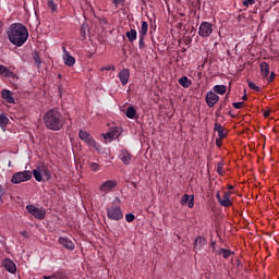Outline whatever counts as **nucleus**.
I'll use <instances>...</instances> for the list:
<instances>
[{
    "label": "nucleus",
    "mask_w": 279,
    "mask_h": 279,
    "mask_svg": "<svg viewBox=\"0 0 279 279\" xmlns=\"http://www.w3.org/2000/svg\"><path fill=\"white\" fill-rule=\"evenodd\" d=\"M7 36L11 45H14V47H23L29 38V31L23 23H13L9 26Z\"/></svg>",
    "instance_id": "1"
},
{
    "label": "nucleus",
    "mask_w": 279,
    "mask_h": 279,
    "mask_svg": "<svg viewBox=\"0 0 279 279\" xmlns=\"http://www.w3.org/2000/svg\"><path fill=\"white\" fill-rule=\"evenodd\" d=\"M44 122L48 130L53 132H60V129L64 125V119L62 113L58 109H50L44 114Z\"/></svg>",
    "instance_id": "2"
},
{
    "label": "nucleus",
    "mask_w": 279,
    "mask_h": 279,
    "mask_svg": "<svg viewBox=\"0 0 279 279\" xmlns=\"http://www.w3.org/2000/svg\"><path fill=\"white\" fill-rule=\"evenodd\" d=\"M78 137L81 138V141H84V143H86L88 147L96 149V151H101V146L97 144V142H95V140L93 138V136H90V134H88V132L81 130L78 132Z\"/></svg>",
    "instance_id": "3"
},
{
    "label": "nucleus",
    "mask_w": 279,
    "mask_h": 279,
    "mask_svg": "<svg viewBox=\"0 0 279 279\" xmlns=\"http://www.w3.org/2000/svg\"><path fill=\"white\" fill-rule=\"evenodd\" d=\"M28 180H32V171L29 170L15 172L11 178L12 184H21L22 182H28Z\"/></svg>",
    "instance_id": "4"
},
{
    "label": "nucleus",
    "mask_w": 279,
    "mask_h": 279,
    "mask_svg": "<svg viewBox=\"0 0 279 279\" xmlns=\"http://www.w3.org/2000/svg\"><path fill=\"white\" fill-rule=\"evenodd\" d=\"M213 23L210 22H202L198 27V36L201 38H209L214 32Z\"/></svg>",
    "instance_id": "5"
},
{
    "label": "nucleus",
    "mask_w": 279,
    "mask_h": 279,
    "mask_svg": "<svg viewBox=\"0 0 279 279\" xmlns=\"http://www.w3.org/2000/svg\"><path fill=\"white\" fill-rule=\"evenodd\" d=\"M107 217L111 221H121L123 219V210L119 206H111L107 209Z\"/></svg>",
    "instance_id": "6"
},
{
    "label": "nucleus",
    "mask_w": 279,
    "mask_h": 279,
    "mask_svg": "<svg viewBox=\"0 0 279 279\" xmlns=\"http://www.w3.org/2000/svg\"><path fill=\"white\" fill-rule=\"evenodd\" d=\"M26 210L29 213V215H33L35 219H39L40 221L47 216L45 208L36 207L35 205H27Z\"/></svg>",
    "instance_id": "7"
},
{
    "label": "nucleus",
    "mask_w": 279,
    "mask_h": 279,
    "mask_svg": "<svg viewBox=\"0 0 279 279\" xmlns=\"http://www.w3.org/2000/svg\"><path fill=\"white\" fill-rule=\"evenodd\" d=\"M117 189V182L114 180H107L102 182L99 186V193L102 196L108 195V193H112Z\"/></svg>",
    "instance_id": "8"
},
{
    "label": "nucleus",
    "mask_w": 279,
    "mask_h": 279,
    "mask_svg": "<svg viewBox=\"0 0 279 279\" xmlns=\"http://www.w3.org/2000/svg\"><path fill=\"white\" fill-rule=\"evenodd\" d=\"M216 198L218 199L220 206H223L225 208H230V206H232V201L230 199V192H225L223 197H221V194L217 192Z\"/></svg>",
    "instance_id": "9"
},
{
    "label": "nucleus",
    "mask_w": 279,
    "mask_h": 279,
    "mask_svg": "<svg viewBox=\"0 0 279 279\" xmlns=\"http://www.w3.org/2000/svg\"><path fill=\"white\" fill-rule=\"evenodd\" d=\"M132 153H130V150H128L126 148H122L120 150L119 154V159L121 160V162H123V165H125L126 167L132 165Z\"/></svg>",
    "instance_id": "10"
},
{
    "label": "nucleus",
    "mask_w": 279,
    "mask_h": 279,
    "mask_svg": "<svg viewBox=\"0 0 279 279\" xmlns=\"http://www.w3.org/2000/svg\"><path fill=\"white\" fill-rule=\"evenodd\" d=\"M118 136H121V132L119 131V128H112L108 131V133L104 134L105 141H116Z\"/></svg>",
    "instance_id": "11"
},
{
    "label": "nucleus",
    "mask_w": 279,
    "mask_h": 279,
    "mask_svg": "<svg viewBox=\"0 0 279 279\" xmlns=\"http://www.w3.org/2000/svg\"><path fill=\"white\" fill-rule=\"evenodd\" d=\"M217 101H219V95H217L215 92H208L206 95V104L208 108H213Z\"/></svg>",
    "instance_id": "12"
},
{
    "label": "nucleus",
    "mask_w": 279,
    "mask_h": 279,
    "mask_svg": "<svg viewBox=\"0 0 279 279\" xmlns=\"http://www.w3.org/2000/svg\"><path fill=\"white\" fill-rule=\"evenodd\" d=\"M63 51V62L65 66H73L75 64V59L71 53L66 51V47H62Z\"/></svg>",
    "instance_id": "13"
},
{
    "label": "nucleus",
    "mask_w": 279,
    "mask_h": 279,
    "mask_svg": "<svg viewBox=\"0 0 279 279\" xmlns=\"http://www.w3.org/2000/svg\"><path fill=\"white\" fill-rule=\"evenodd\" d=\"M59 243H60V245L65 247V250H70L71 252H73V250H75V244L73 243V241L71 239H69L66 236L59 238Z\"/></svg>",
    "instance_id": "14"
},
{
    "label": "nucleus",
    "mask_w": 279,
    "mask_h": 279,
    "mask_svg": "<svg viewBox=\"0 0 279 279\" xmlns=\"http://www.w3.org/2000/svg\"><path fill=\"white\" fill-rule=\"evenodd\" d=\"M1 97L7 104H16L14 100V94L10 89H2Z\"/></svg>",
    "instance_id": "15"
},
{
    "label": "nucleus",
    "mask_w": 279,
    "mask_h": 279,
    "mask_svg": "<svg viewBox=\"0 0 279 279\" xmlns=\"http://www.w3.org/2000/svg\"><path fill=\"white\" fill-rule=\"evenodd\" d=\"M2 266L9 271V274H14L16 271V264H14L10 258H4L2 260Z\"/></svg>",
    "instance_id": "16"
},
{
    "label": "nucleus",
    "mask_w": 279,
    "mask_h": 279,
    "mask_svg": "<svg viewBox=\"0 0 279 279\" xmlns=\"http://www.w3.org/2000/svg\"><path fill=\"white\" fill-rule=\"evenodd\" d=\"M118 77H119L122 86H125L128 84V82H130V70H128V69L121 70L120 73L118 74Z\"/></svg>",
    "instance_id": "17"
},
{
    "label": "nucleus",
    "mask_w": 279,
    "mask_h": 279,
    "mask_svg": "<svg viewBox=\"0 0 279 279\" xmlns=\"http://www.w3.org/2000/svg\"><path fill=\"white\" fill-rule=\"evenodd\" d=\"M186 204L190 208H193V206H195V197L193 195L184 194L181 198V205L186 206Z\"/></svg>",
    "instance_id": "18"
},
{
    "label": "nucleus",
    "mask_w": 279,
    "mask_h": 279,
    "mask_svg": "<svg viewBox=\"0 0 279 279\" xmlns=\"http://www.w3.org/2000/svg\"><path fill=\"white\" fill-rule=\"evenodd\" d=\"M214 130L215 132L218 133L219 138H226L227 136L226 129L223 128V125H221V123L216 122Z\"/></svg>",
    "instance_id": "19"
},
{
    "label": "nucleus",
    "mask_w": 279,
    "mask_h": 279,
    "mask_svg": "<svg viewBox=\"0 0 279 279\" xmlns=\"http://www.w3.org/2000/svg\"><path fill=\"white\" fill-rule=\"evenodd\" d=\"M0 75H2V77H12L14 72L10 71L5 65L0 64Z\"/></svg>",
    "instance_id": "20"
},
{
    "label": "nucleus",
    "mask_w": 279,
    "mask_h": 279,
    "mask_svg": "<svg viewBox=\"0 0 279 279\" xmlns=\"http://www.w3.org/2000/svg\"><path fill=\"white\" fill-rule=\"evenodd\" d=\"M259 69H260V75H263L264 77L269 76V64H267V62H262L259 65Z\"/></svg>",
    "instance_id": "21"
},
{
    "label": "nucleus",
    "mask_w": 279,
    "mask_h": 279,
    "mask_svg": "<svg viewBox=\"0 0 279 279\" xmlns=\"http://www.w3.org/2000/svg\"><path fill=\"white\" fill-rule=\"evenodd\" d=\"M204 245H206V239L198 236L195 240L194 243V248H196L197 251L202 250V247H204Z\"/></svg>",
    "instance_id": "22"
},
{
    "label": "nucleus",
    "mask_w": 279,
    "mask_h": 279,
    "mask_svg": "<svg viewBox=\"0 0 279 279\" xmlns=\"http://www.w3.org/2000/svg\"><path fill=\"white\" fill-rule=\"evenodd\" d=\"M125 36L130 43H134V40H136V38L138 36V33L136 32V29L133 28V29L126 32Z\"/></svg>",
    "instance_id": "23"
},
{
    "label": "nucleus",
    "mask_w": 279,
    "mask_h": 279,
    "mask_svg": "<svg viewBox=\"0 0 279 279\" xmlns=\"http://www.w3.org/2000/svg\"><path fill=\"white\" fill-rule=\"evenodd\" d=\"M227 90H228V87H226V85H215L214 86V93H217L218 95H226Z\"/></svg>",
    "instance_id": "24"
},
{
    "label": "nucleus",
    "mask_w": 279,
    "mask_h": 279,
    "mask_svg": "<svg viewBox=\"0 0 279 279\" xmlns=\"http://www.w3.org/2000/svg\"><path fill=\"white\" fill-rule=\"evenodd\" d=\"M148 29H149V25L147 24V22L143 21L140 29V36L142 37L147 36Z\"/></svg>",
    "instance_id": "25"
},
{
    "label": "nucleus",
    "mask_w": 279,
    "mask_h": 279,
    "mask_svg": "<svg viewBox=\"0 0 279 279\" xmlns=\"http://www.w3.org/2000/svg\"><path fill=\"white\" fill-rule=\"evenodd\" d=\"M179 84L183 87V88H189L192 84L191 80H189V77L183 76L181 78H179Z\"/></svg>",
    "instance_id": "26"
},
{
    "label": "nucleus",
    "mask_w": 279,
    "mask_h": 279,
    "mask_svg": "<svg viewBox=\"0 0 279 279\" xmlns=\"http://www.w3.org/2000/svg\"><path fill=\"white\" fill-rule=\"evenodd\" d=\"M33 175L37 182H43V172L40 168L33 170Z\"/></svg>",
    "instance_id": "27"
},
{
    "label": "nucleus",
    "mask_w": 279,
    "mask_h": 279,
    "mask_svg": "<svg viewBox=\"0 0 279 279\" xmlns=\"http://www.w3.org/2000/svg\"><path fill=\"white\" fill-rule=\"evenodd\" d=\"M128 119H134L136 117V109L134 107H129L125 112Z\"/></svg>",
    "instance_id": "28"
},
{
    "label": "nucleus",
    "mask_w": 279,
    "mask_h": 279,
    "mask_svg": "<svg viewBox=\"0 0 279 279\" xmlns=\"http://www.w3.org/2000/svg\"><path fill=\"white\" fill-rule=\"evenodd\" d=\"M88 167L90 171H94V173H97V171H99V163L97 162L89 161Z\"/></svg>",
    "instance_id": "29"
},
{
    "label": "nucleus",
    "mask_w": 279,
    "mask_h": 279,
    "mask_svg": "<svg viewBox=\"0 0 279 279\" xmlns=\"http://www.w3.org/2000/svg\"><path fill=\"white\" fill-rule=\"evenodd\" d=\"M39 170L41 171L43 175L47 177V180H49V178H51V171H49V169H47V167H45V166L39 167Z\"/></svg>",
    "instance_id": "30"
},
{
    "label": "nucleus",
    "mask_w": 279,
    "mask_h": 279,
    "mask_svg": "<svg viewBox=\"0 0 279 279\" xmlns=\"http://www.w3.org/2000/svg\"><path fill=\"white\" fill-rule=\"evenodd\" d=\"M9 121L10 119H8V117L0 114V128H5Z\"/></svg>",
    "instance_id": "31"
},
{
    "label": "nucleus",
    "mask_w": 279,
    "mask_h": 279,
    "mask_svg": "<svg viewBox=\"0 0 279 279\" xmlns=\"http://www.w3.org/2000/svg\"><path fill=\"white\" fill-rule=\"evenodd\" d=\"M47 5L52 12H56L58 10V4H56L53 0H48Z\"/></svg>",
    "instance_id": "32"
},
{
    "label": "nucleus",
    "mask_w": 279,
    "mask_h": 279,
    "mask_svg": "<svg viewBox=\"0 0 279 279\" xmlns=\"http://www.w3.org/2000/svg\"><path fill=\"white\" fill-rule=\"evenodd\" d=\"M219 254H221L225 258H230V256L232 255V251L227 248H221Z\"/></svg>",
    "instance_id": "33"
},
{
    "label": "nucleus",
    "mask_w": 279,
    "mask_h": 279,
    "mask_svg": "<svg viewBox=\"0 0 279 279\" xmlns=\"http://www.w3.org/2000/svg\"><path fill=\"white\" fill-rule=\"evenodd\" d=\"M33 60H34L36 66L40 68V64H43V61L40 60V56L38 53H35L33 56Z\"/></svg>",
    "instance_id": "34"
},
{
    "label": "nucleus",
    "mask_w": 279,
    "mask_h": 279,
    "mask_svg": "<svg viewBox=\"0 0 279 279\" xmlns=\"http://www.w3.org/2000/svg\"><path fill=\"white\" fill-rule=\"evenodd\" d=\"M248 87L252 89V90H255L256 93H260V87L257 86L254 82L252 81H248Z\"/></svg>",
    "instance_id": "35"
},
{
    "label": "nucleus",
    "mask_w": 279,
    "mask_h": 279,
    "mask_svg": "<svg viewBox=\"0 0 279 279\" xmlns=\"http://www.w3.org/2000/svg\"><path fill=\"white\" fill-rule=\"evenodd\" d=\"M52 278L53 279H64L65 276H64V272H62V271H56L52 274Z\"/></svg>",
    "instance_id": "36"
},
{
    "label": "nucleus",
    "mask_w": 279,
    "mask_h": 279,
    "mask_svg": "<svg viewBox=\"0 0 279 279\" xmlns=\"http://www.w3.org/2000/svg\"><path fill=\"white\" fill-rule=\"evenodd\" d=\"M134 219H136L134 214H126L125 215V221H128V223H132V221H134Z\"/></svg>",
    "instance_id": "37"
},
{
    "label": "nucleus",
    "mask_w": 279,
    "mask_h": 279,
    "mask_svg": "<svg viewBox=\"0 0 279 279\" xmlns=\"http://www.w3.org/2000/svg\"><path fill=\"white\" fill-rule=\"evenodd\" d=\"M138 47L140 49H145V37L140 36Z\"/></svg>",
    "instance_id": "38"
},
{
    "label": "nucleus",
    "mask_w": 279,
    "mask_h": 279,
    "mask_svg": "<svg viewBox=\"0 0 279 279\" xmlns=\"http://www.w3.org/2000/svg\"><path fill=\"white\" fill-rule=\"evenodd\" d=\"M112 3L116 8H119V5H123L125 3V0H112Z\"/></svg>",
    "instance_id": "39"
},
{
    "label": "nucleus",
    "mask_w": 279,
    "mask_h": 279,
    "mask_svg": "<svg viewBox=\"0 0 279 279\" xmlns=\"http://www.w3.org/2000/svg\"><path fill=\"white\" fill-rule=\"evenodd\" d=\"M254 3H256L255 0H244L243 1V5H245L246 8H248V5H254Z\"/></svg>",
    "instance_id": "40"
},
{
    "label": "nucleus",
    "mask_w": 279,
    "mask_h": 279,
    "mask_svg": "<svg viewBox=\"0 0 279 279\" xmlns=\"http://www.w3.org/2000/svg\"><path fill=\"white\" fill-rule=\"evenodd\" d=\"M233 108H235V110H241V108H243V102H233Z\"/></svg>",
    "instance_id": "41"
},
{
    "label": "nucleus",
    "mask_w": 279,
    "mask_h": 279,
    "mask_svg": "<svg viewBox=\"0 0 279 279\" xmlns=\"http://www.w3.org/2000/svg\"><path fill=\"white\" fill-rule=\"evenodd\" d=\"M217 172L219 173V175H223V166L222 165H218Z\"/></svg>",
    "instance_id": "42"
},
{
    "label": "nucleus",
    "mask_w": 279,
    "mask_h": 279,
    "mask_svg": "<svg viewBox=\"0 0 279 279\" xmlns=\"http://www.w3.org/2000/svg\"><path fill=\"white\" fill-rule=\"evenodd\" d=\"M3 195H5V189H3V186L0 185V198H2Z\"/></svg>",
    "instance_id": "43"
},
{
    "label": "nucleus",
    "mask_w": 279,
    "mask_h": 279,
    "mask_svg": "<svg viewBox=\"0 0 279 279\" xmlns=\"http://www.w3.org/2000/svg\"><path fill=\"white\" fill-rule=\"evenodd\" d=\"M264 117L265 119H267V117H269V114H271V111L270 110H264Z\"/></svg>",
    "instance_id": "44"
},
{
    "label": "nucleus",
    "mask_w": 279,
    "mask_h": 279,
    "mask_svg": "<svg viewBox=\"0 0 279 279\" xmlns=\"http://www.w3.org/2000/svg\"><path fill=\"white\" fill-rule=\"evenodd\" d=\"M274 77H276V74L271 72L268 82H274Z\"/></svg>",
    "instance_id": "45"
},
{
    "label": "nucleus",
    "mask_w": 279,
    "mask_h": 279,
    "mask_svg": "<svg viewBox=\"0 0 279 279\" xmlns=\"http://www.w3.org/2000/svg\"><path fill=\"white\" fill-rule=\"evenodd\" d=\"M43 278H44V279H53V275H50V276H44Z\"/></svg>",
    "instance_id": "46"
},
{
    "label": "nucleus",
    "mask_w": 279,
    "mask_h": 279,
    "mask_svg": "<svg viewBox=\"0 0 279 279\" xmlns=\"http://www.w3.org/2000/svg\"><path fill=\"white\" fill-rule=\"evenodd\" d=\"M81 34H82L83 36H86V31H85L84 28H81Z\"/></svg>",
    "instance_id": "47"
},
{
    "label": "nucleus",
    "mask_w": 279,
    "mask_h": 279,
    "mask_svg": "<svg viewBox=\"0 0 279 279\" xmlns=\"http://www.w3.org/2000/svg\"><path fill=\"white\" fill-rule=\"evenodd\" d=\"M21 234H22V236L27 238V231H22Z\"/></svg>",
    "instance_id": "48"
},
{
    "label": "nucleus",
    "mask_w": 279,
    "mask_h": 279,
    "mask_svg": "<svg viewBox=\"0 0 279 279\" xmlns=\"http://www.w3.org/2000/svg\"><path fill=\"white\" fill-rule=\"evenodd\" d=\"M112 69H114V68H112V66L105 68V71H112Z\"/></svg>",
    "instance_id": "49"
},
{
    "label": "nucleus",
    "mask_w": 279,
    "mask_h": 279,
    "mask_svg": "<svg viewBox=\"0 0 279 279\" xmlns=\"http://www.w3.org/2000/svg\"><path fill=\"white\" fill-rule=\"evenodd\" d=\"M229 191H232L234 189V185H228Z\"/></svg>",
    "instance_id": "50"
},
{
    "label": "nucleus",
    "mask_w": 279,
    "mask_h": 279,
    "mask_svg": "<svg viewBox=\"0 0 279 279\" xmlns=\"http://www.w3.org/2000/svg\"><path fill=\"white\" fill-rule=\"evenodd\" d=\"M216 143H217L218 147L221 145V143L218 140L216 141Z\"/></svg>",
    "instance_id": "51"
},
{
    "label": "nucleus",
    "mask_w": 279,
    "mask_h": 279,
    "mask_svg": "<svg viewBox=\"0 0 279 279\" xmlns=\"http://www.w3.org/2000/svg\"><path fill=\"white\" fill-rule=\"evenodd\" d=\"M242 99L245 101V99H247V96L244 95V96L242 97Z\"/></svg>",
    "instance_id": "52"
},
{
    "label": "nucleus",
    "mask_w": 279,
    "mask_h": 279,
    "mask_svg": "<svg viewBox=\"0 0 279 279\" xmlns=\"http://www.w3.org/2000/svg\"><path fill=\"white\" fill-rule=\"evenodd\" d=\"M12 165V162L9 161V167Z\"/></svg>",
    "instance_id": "53"
}]
</instances>
